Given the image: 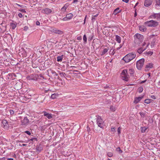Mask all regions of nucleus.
Here are the masks:
<instances>
[{"label": "nucleus", "instance_id": "nucleus-38", "mask_svg": "<svg viewBox=\"0 0 160 160\" xmlns=\"http://www.w3.org/2000/svg\"><path fill=\"white\" fill-rule=\"evenodd\" d=\"M66 9H67V8H66V7H64V6L61 8V10H62V11L63 12H65L66 10Z\"/></svg>", "mask_w": 160, "mask_h": 160}, {"label": "nucleus", "instance_id": "nucleus-32", "mask_svg": "<svg viewBox=\"0 0 160 160\" xmlns=\"http://www.w3.org/2000/svg\"><path fill=\"white\" fill-rule=\"evenodd\" d=\"M153 53V52L152 51H149L146 52V54L148 55H151Z\"/></svg>", "mask_w": 160, "mask_h": 160}, {"label": "nucleus", "instance_id": "nucleus-28", "mask_svg": "<svg viewBox=\"0 0 160 160\" xmlns=\"http://www.w3.org/2000/svg\"><path fill=\"white\" fill-rule=\"evenodd\" d=\"M115 49H113L112 50V49H111L110 50V51L109 52V54L110 55H113L115 53V52L114 51Z\"/></svg>", "mask_w": 160, "mask_h": 160}, {"label": "nucleus", "instance_id": "nucleus-46", "mask_svg": "<svg viewBox=\"0 0 160 160\" xmlns=\"http://www.w3.org/2000/svg\"><path fill=\"white\" fill-rule=\"evenodd\" d=\"M19 10L23 12H26L25 10L23 9H21Z\"/></svg>", "mask_w": 160, "mask_h": 160}, {"label": "nucleus", "instance_id": "nucleus-34", "mask_svg": "<svg viewBox=\"0 0 160 160\" xmlns=\"http://www.w3.org/2000/svg\"><path fill=\"white\" fill-rule=\"evenodd\" d=\"M57 96L56 94L54 93L52 94L51 95V98L53 99H54L56 98Z\"/></svg>", "mask_w": 160, "mask_h": 160}, {"label": "nucleus", "instance_id": "nucleus-6", "mask_svg": "<svg viewBox=\"0 0 160 160\" xmlns=\"http://www.w3.org/2000/svg\"><path fill=\"white\" fill-rule=\"evenodd\" d=\"M97 124L100 128H102L103 126L104 121L101 117L98 116L96 119Z\"/></svg>", "mask_w": 160, "mask_h": 160}, {"label": "nucleus", "instance_id": "nucleus-14", "mask_svg": "<svg viewBox=\"0 0 160 160\" xmlns=\"http://www.w3.org/2000/svg\"><path fill=\"white\" fill-rule=\"evenodd\" d=\"M44 116L46 117L48 119H50L52 118V114L51 113H48L46 112H43Z\"/></svg>", "mask_w": 160, "mask_h": 160}, {"label": "nucleus", "instance_id": "nucleus-35", "mask_svg": "<svg viewBox=\"0 0 160 160\" xmlns=\"http://www.w3.org/2000/svg\"><path fill=\"white\" fill-rule=\"evenodd\" d=\"M117 151H118L119 153H121L122 152V151L121 150L120 147H118L116 149Z\"/></svg>", "mask_w": 160, "mask_h": 160}, {"label": "nucleus", "instance_id": "nucleus-18", "mask_svg": "<svg viewBox=\"0 0 160 160\" xmlns=\"http://www.w3.org/2000/svg\"><path fill=\"white\" fill-rule=\"evenodd\" d=\"M155 2L156 8H159L160 6V0H155Z\"/></svg>", "mask_w": 160, "mask_h": 160}, {"label": "nucleus", "instance_id": "nucleus-29", "mask_svg": "<svg viewBox=\"0 0 160 160\" xmlns=\"http://www.w3.org/2000/svg\"><path fill=\"white\" fill-rule=\"evenodd\" d=\"M154 18H158L160 17V15L158 13L154 14Z\"/></svg>", "mask_w": 160, "mask_h": 160}, {"label": "nucleus", "instance_id": "nucleus-53", "mask_svg": "<svg viewBox=\"0 0 160 160\" xmlns=\"http://www.w3.org/2000/svg\"><path fill=\"white\" fill-rule=\"evenodd\" d=\"M123 2H125L126 3H128L129 2V0H122Z\"/></svg>", "mask_w": 160, "mask_h": 160}, {"label": "nucleus", "instance_id": "nucleus-7", "mask_svg": "<svg viewBox=\"0 0 160 160\" xmlns=\"http://www.w3.org/2000/svg\"><path fill=\"white\" fill-rule=\"evenodd\" d=\"M19 118L21 119V125H22L27 126L30 122L27 117H25L23 119L22 117H20Z\"/></svg>", "mask_w": 160, "mask_h": 160}, {"label": "nucleus", "instance_id": "nucleus-61", "mask_svg": "<svg viewBox=\"0 0 160 160\" xmlns=\"http://www.w3.org/2000/svg\"><path fill=\"white\" fill-rule=\"evenodd\" d=\"M120 47H118V48H116V49L117 50H119L120 49Z\"/></svg>", "mask_w": 160, "mask_h": 160}, {"label": "nucleus", "instance_id": "nucleus-57", "mask_svg": "<svg viewBox=\"0 0 160 160\" xmlns=\"http://www.w3.org/2000/svg\"><path fill=\"white\" fill-rule=\"evenodd\" d=\"M146 80H143V81H142L141 82H140V83H144V82H146Z\"/></svg>", "mask_w": 160, "mask_h": 160}, {"label": "nucleus", "instance_id": "nucleus-8", "mask_svg": "<svg viewBox=\"0 0 160 160\" xmlns=\"http://www.w3.org/2000/svg\"><path fill=\"white\" fill-rule=\"evenodd\" d=\"M51 31L52 33H54L56 34L62 35L63 34V32L60 30H59L56 28H52L51 29Z\"/></svg>", "mask_w": 160, "mask_h": 160}, {"label": "nucleus", "instance_id": "nucleus-37", "mask_svg": "<svg viewBox=\"0 0 160 160\" xmlns=\"http://www.w3.org/2000/svg\"><path fill=\"white\" fill-rule=\"evenodd\" d=\"M9 112H10V115H13L14 113V111L13 110H9Z\"/></svg>", "mask_w": 160, "mask_h": 160}, {"label": "nucleus", "instance_id": "nucleus-41", "mask_svg": "<svg viewBox=\"0 0 160 160\" xmlns=\"http://www.w3.org/2000/svg\"><path fill=\"white\" fill-rule=\"evenodd\" d=\"M25 132L26 133H27V134L29 135H30L31 134L30 132L29 131H25Z\"/></svg>", "mask_w": 160, "mask_h": 160}, {"label": "nucleus", "instance_id": "nucleus-43", "mask_svg": "<svg viewBox=\"0 0 160 160\" xmlns=\"http://www.w3.org/2000/svg\"><path fill=\"white\" fill-rule=\"evenodd\" d=\"M95 20H96V18H95V17H93L92 19V22H93L95 21Z\"/></svg>", "mask_w": 160, "mask_h": 160}, {"label": "nucleus", "instance_id": "nucleus-5", "mask_svg": "<svg viewBox=\"0 0 160 160\" xmlns=\"http://www.w3.org/2000/svg\"><path fill=\"white\" fill-rule=\"evenodd\" d=\"M144 62V59L143 58H141L137 61L136 63L137 68L140 70L142 67Z\"/></svg>", "mask_w": 160, "mask_h": 160}, {"label": "nucleus", "instance_id": "nucleus-45", "mask_svg": "<svg viewBox=\"0 0 160 160\" xmlns=\"http://www.w3.org/2000/svg\"><path fill=\"white\" fill-rule=\"evenodd\" d=\"M154 16H154V14H153L151 15L150 16V18H154Z\"/></svg>", "mask_w": 160, "mask_h": 160}, {"label": "nucleus", "instance_id": "nucleus-11", "mask_svg": "<svg viewBox=\"0 0 160 160\" xmlns=\"http://www.w3.org/2000/svg\"><path fill=\"white\" fill-rule=\"evenodd\" d=\"M149 45V44H147V46L145 48H138L137 51V52L139 53V54H141L145 50H146L147 48V47Z\"/></svg>", "mask_w": 160, "mask_h": 160}, {"label": "nucleus", "instance_id": "nucleus-15", "mask_svg": "<svg viewBox=\"0 0 160 160\" xmlns=\"http://www.w3.org/2000/svg\"><path fill=\"white\" fill-rule=\"evenodd\" d=\"M143 98V97H136L135 98L134 101L133 102L135 104H137Z\"/></svg>", "mask_w": 160, "mask_h": 160}, {"label": "nucleus", "instance_id": "nucleus-24", "mask_svg": "<svg viewBox=\"0 0 160 160\" xmlns=\"http://www.w3.org/2000/svg\"><path fill=\"white\" fill-rule=\"evenodd\" d=\"M11 26L12 29H14L16 27L17 24L15 23H11Z\"/></svg>", "mask_w": 160, "mask_h": 160}, {"label": "nucleus", "instance_id": "nucleus-13", "mask_svg": "<svg viewBox=\"0 0 160 160\" xmlns=\"http://www.w3.org/2000/svg\"><path fill=\"white\" fill-rule=\"evenodd\" d=\"M42 150V145L39 144L37 146L36 150L37 152L39 153Z\"/></svg>", "mask_w": 160, "mask_h": 160}, {"label": "nucleus", "instance_id": "nucleus-55", "mask_svg": "<svg viewBox=\"0 0 160 160\" xmlns=\"http://www.w3.org/2000/svg\"><path fill=\"white\" fill-rule=\"evenodd\" d=\"M87 16L86 15V16H85V18L84 19L83 24H84L85 23V21H86Z\"/></svg>", "mask_w": 160, "mask_h": 160}, {"label": "nucleus", "instance_id": "nucleus-36", "mask_svg": "<svg viewBox=\"0 0 160 160\" xmlns=\"http://www.w3.org/2000/svg\"><path fill=\"white\" fill-rule=\"evenodd\" d=\"M143 90V88L142 87H140L138 89V92L139 93L142 92Z\"/></svg>", "mask_w": 160, "mask_h": 160}, {"label": "nucleus", "instance_id": "nucleus-48", "mask_svg": "<svg viewBox=\"0 0 160 160\" xmlns=\"http://www.w3.org/2000/svg\"><path fill=\"white\" fill-rule=\"evenodd\" d=\"M36 23L37 25L39 26L40 25V23L38 21H37Z\"/></svg>", "mask_w": 160, "mask_h": 160}, {"label": "nucleus", "instance_id": "nucleus-52", "mask_svg": "<svg viewBox=\"0 0 160 160\" xmlns=\"http://www.w3.org/2000/svg\"><path fill=\"white\" fill-rule=\"evenodd\" d=\"M78 0H73L72 3H75L77 2H78Z\"/></svg>", "mask_w": 160, "mask_h": 160}, {"label": "nucleus", "instance_id": "nucleus-21", "mask_svg": "<svg viewBox=\"0 0 160 160\" xmlns=\"http://www.w3.org/2000/svg\"><path fill=\"white\" fill-rule=\"evenodd\" d=\"M152 63H149L146 65L145 68L147 69H150L152 67Z\"/></svg>", "mask_w": 160, "mask_h": 160}, {"label": "nucleus", "instance_id": "nucleus-56", "mask_svg": "<svg viewBox=\"0 0 160 160\" xmlns=\"http://www.w3.org/2000/svg\"><path fill=\"white\" fill-rule=\"evenodd\" d=\"M64 6L65 7H66V8H67L68 6V4H66L64 5Z\"/></svg>", "mask_w": 160, "mask_h": 160}, {"label": "nucleus", "instance_id": "nucleus-63", "mask_svg": "<svg viewBox=\"0 0 160 160\" xmlns=\"http://www.w3.org/2000/svg\"><path fill=\"white\" fill-rule=\"evenodd\" d=\"M122 47V45L121 44L119 45V47L121 48Z\"/></svg>", "mask_w": 160, "mask_h": 160}, {"label": "nucleus", "instance_id": "nucleus-16", "mask_svg": "<svg viewBox=\"0 0 160 160\" xmlns=\"http://www.w3.org/2000/svg\"><path fill=\"white\" fill-rule=\"evenodd\" d=\"M2 123L4 126V128H7L8 127V123L6 120H3L2 122Z\"/></svg>", "mask_w": 160, "mask_h": 160}, {"label": "nucleus", "instance_id": "nucleus-58", "mask_svg": "<svg viewBox=\"0 0 160 160\" xmlns=\"http://www.w3.org/2000/svg\"><path fill=\"white\" fill-rule=\"evenodd\" d=\"M7 159L8 160H13V158H7Z\"/></svg>", "mask_w": 160, "mask_h": 160}, {"label": "nucleus", "instance_id": "nucleus-30", "mask_svg": "<svg viewBox=\"0 0 160 160\" xmlns=\"http://www.w3.org/2000/svg\"><path fill=\"white\" fill-rule=\"evenodd\" d=\"M134 71L132 69H129L128 72L131 75H133V73Z\"/></svg>", "mask_w": 160, "mask_h": 160}, {"label": "nucleus", "instance_id": "nucleus-60", "mask_svg": "<svg viewBox=\"0 0 160 160\" xmlns=\"http://www.w3.org/2000/svg\"><path fill=\"white\" fill-rule=\"evenodd\" d=\"M158 85L160 86V81H159L158 83Z\"/></svg>", "mask_w": 160, "mask_h": 160}, {"label": "nucleus", "instance_id": "nucleus-22", "mask_svg": "<svg viewBox=\"0 0 160 160\" xmlns=\"http://www.w3.org/2000/svg\"><path fill=\"white\" fill-rule=\"evenodd\" d=\"M148 128L146 127H141V132L142 133H144L147 130Z\"/></svg>", "mask_w": 160, "mask_h": 160}, {"label": "nucleus", "instance_id": "nucleus-25", "mask_svg": "<svg viewBox=\"0 0 160 160\" xmlns=\"http://www.w3.org/2000/svg\"><path fill=\"white\" fill-rule=\"evenodd\" d=\"M120 11L119 10V8H117L114 11V13L116 14L117 13L120 12Z\"/></svg>", "mask_w": 160, "mask_h": 160}, {"label": "nucleus", "instance_id": "nucleus-20", "mask_svg": "<svg viewBox=\"0 0 160 160\" xmlns=\"http://www.w3.org/2000/svg\"><path fill=\"white\" fill-rule=\"evenodd\" d=\"M108 50V49L107 48H104L101 54V55L102 56V55H104V54H106V53L107 52Z\"/></svg>", "mask_w": 160, "mask_h": 160}, {"label": "nucleus", "instance_id": "nucleus-40", "mask_svg": "<svg viewBox=\"0 0 160 160\" xmlns=\"http://www.w3.org/2000/svg\"><path fill=\"white\" fill-rule=\"evenodd\" d=\"M28 26H25L23 28V30L26 31L28 30Z\"/></svg>", "mask_w": 160, "mask_h": 160}, {"label": "nucleus", "instance_id": "nucleus-31", "mask_svg": "<svg viewBox=\"0 0 160 160\" xmlns=\"http://www.w3.org/2000/svg\"><path fill=\"white\" fill-rule=\"evenodd\" d=\"M110 109L113 112L115 111L116 109L115 107L114 106H111L110 107Z\"/></svg>", "mask_w": 160, "mask_h": 160}, {"label": "nucleus", "instance_id": "nucleus-17", "mask_svg": "<svg viewBox=\"0 0 160 160\" xmlns=\"http://www.w3.org/2000/svg\"><path fill=\"white\" fill-rule=\"evenodd\" d=\"M115 39L117 42L119 43H120L121 42V38L118 35H116L115 36Z\"/></svg>", "mask_w": 160, "mask_h": 160}, {"label": "nucleus", "instance_id": "nucleus-44", "mask_svg": "<svg viewBox=\"0 0 160 160\" xmlns=\"http://www.w3.org/2000/svg\"><path fill=\"white\" fill-rule=\"evenodd\" d=\"M32 66L33 68H37V66H36V64L34 63H32Z\"/></svg>", "mask_w": 160, "mask_h": 160}, {"label": "nucleus", "instance_id": "nucleus-51", "mask_svg": "<svg viewBox=\"0 0 160 160\" xmlns=\"http://www.w3.org/2000/svg\"><path fill=\"white\" fill-rule=\"evenodd\" d=\"M77 39L78 40H80L82 39V38L81 37H77Z\"/></svg>", "mask_w": 160, "mask_h": 160}, {"label": "nucleus", "instance_id": "nucleus-64", "mask_svg": "<svg viewBox=\"0 0 160 160\" xmlns=\"http://www.w3.org/2000/svg\"><path fill=\"white\" fill-rule=\"evenodd\" d=\"M122 47V45L121 44L119 45V47L121 48Z\"/></svg>", "mask_w": 160, "mask_h": 160}, {"label": "nucleus", "instance_id": "nucleus-26", "mask_svg": "<svg viewBox=\"0 0 160 160\" xmlns=\"http://www.w3.org/2000/svg\"><path fill=\"white\" fill-rule=\"evenodd\" d=\"M152 100L151 99H146L145 100V103L149 104L152 101Z\"/></svg>", "mask_w": 160, "mask_h": 160}, {"label": "nucleus", "instance_id": "nucleus-9", "mask_svg": "<svg viewBox=\"0 0 160 160\" xmlns=\"http://www.w3.org/2000/svg\"><path fill=\"white\" fill-rule=\"evenodd\" d=\"M73 17V15L71 13L67 14L66 17L63 18L62 20L64 21H68L71 19Z\"/></svg>", "mask_w": 160, "mask_h": 160}, {"label": "nucleus", "instance_id": "nucleus-2", "mask_svg": "<svg viewBox=\"0 0 160 160\" xmlns=\"http://www.w3.org/2000/svg\"><path fill=\"white\" fill-rule=\"evenodd\" d=\"M135 43L137 44H139L143 41V35L139 33H136L134 36Z\"/></svg>", "mask_w": 160, "mask_h": 160}, {"label": "nucleus", "instance_id": "nucleus-10", "mask_svg": "<svg viewBox=\"0 0 160 160\" xmlns=\"http://www.w3.org/2000/svg\"><path fill=\"white\" fill-rule=\"evenodd\" d=\"M42 13L46 14H49L52 12L51 10L48 8H46L42 11Z\"/></svg>", "mask_w": 160, "mask_h": 160}, {"label": "nucleus", "instance_id": "nucleus-47", "mask_svg": "<svg viewBox=\"0 0 160 160\" xmlns=\"http://www.w3.org/2000/svg\"><path fill=\"white\" fill-rule=\"evenodd\" d=\"M33 140H37V138H33L31 139L30 140L32 141H33Z\"/></svg>", "mask_w": 160, "mask_h": 160}, {"label": "nucleus", "instance_id": "nucleus-19", "mask_svg": "<svg viewBox=\"0 0 160 160\" xmlns=\"http://www.w3.org/2000/svg\"><path fill=\"white\" fill-rule=\"evenodd\" d=\"M63 58V55L58 56L57 57V61L58 62H62V60Z\"/></svg>", "mask_w": 160, "mask_h": 160}, {"label": "nucleus", "instance_id": "nucleus-39", "mask_svg": "<svg viewBox=\"0 0 160 160\" xmlns=\"http://www.w3.org/2000/svg\"><path fill=\"white\" fill-rule=\"evenodd\" d=\"M120 131H121V128L120 127H119L118 128V134H120V133H121Z\"/></svg>", "mask_w": 160, "mask_h": 160}, {"label": "nucleus", "instance_id": "nucleus-4", "mask_svg": "<svg viewBox=\"0 0 160 160\" xmlns=\"http://www.w3.org/2000/svg\"><path fill=\"white\" fill-rule=\"evenodd\" d=\"M121 76L123 80L126 81H128V70L127 69L123 70L121 73Z\"/></svg>", "mask_w": 160, "mask_h": 160}, {"label": "nucleus", "instance_id": "nucleus-1", "mask_svg": "<svg viewBox=\"0 0 160 160\" xmlns=\"http://www.w3.org/2000/svg\"><path fill=\"white\" fill-rule=\"evenodd\" d=\"M136 57V54L133 53H130L125 56L122 59L125 62L128 63L133 60Z\"/></svg>", "mask_w": 160, "mask_h": 160}, {"label": "nucleus", "instance_id": "nucleus-23", "mask_svg": "<svg viewBox=\"0 0 160 160\" xmlns=\"http://www.w3.org/2000/svg\"><path fill=\"white\" fill-rule=\"evenodd\" d=\"M139 30L142 32H144L146 30V28L143 26H141L139 27Z\"/></svg>", "mask_w": 160, "mask_h": 160}, {"label": "nucleus", "instance_id": "nucleus-42", "mask_svg": "<svg viewBox=\"0 0 160 160\" xmlns=\"http://www.w3.org/2000/svg\"><path fill=\"white\" fill-rule=\"evenodd\" d=\"M18 16L20 18H22V17L23 16H22V14L21 13H19L18 14Z\"/></svg>", "mask_w": 160, "mask_h": 160}, {"label": "nucleus", "instance_id": "nucleus-12", "mask_svg": "<svg viewBox=\"0 0 160 160\" xmlns=\"http://www.w3.org/2000/svg\"><path fill=\"white\" fill-rule=\"evenodd\" d=\"M153 0H145L144 5L146 7H148L150 6L152 4Z\"/></svg>", "mask_w": 160, "mask_h": 160}, {"label": "nucleus", "instance_id": "nucleus-49", "mask_svg": "<svg viewBox=\"0 0 160 160\" xmlns=\"http://www.w3.org/2000/svg\"><path fill=\"white\" fill-rule=\"evenodd\" d=\"M151 97L152 98H153V99H156V97H155L154 96V95H152L151 96Z\"/></svg>", "mask_w": 160, "mask_h": 160}, {"label": "nucleus", "instance_id": "nucleus-54", "mask_svg": "<svg viewBox=\"0 0 160 160\" xmlns=\"http://www.w3.org/2000/svg\"><path fill=\"white\" fill-rule=\"evenodd\" d=\"M146 45V43L145 42H143L142 44V46L144 47Z\"/></svg>", "mask_w": 160, "mask_h": 160}, {"label": "nucleus", "instance_id": "nucleus-3", "mask_svg": "<svg viewBox=\"0 0 160 160\" xmlns=\"http://www.w3.org/2000/svg\"><path fill=\"white\" fill-rule=\"evenodd\" d=\"M145 24L149 27H156L158 25V23L157 22L151 20L146 22Z\"/></svg>", "mask_w": 160, "mask_h": 160}, {"label": "nucleus", "instance_id": "nucleus-33", "mask_svg": "<svg viewBox=\"0 0 160 160\" xmlns=\"http://www.w3.org/2000/svg\"><path fill=\"white\" fill-rule=\"evenodd\" d=\"M83 40L84 41L85 43H86L87 42V38L86 37V35L84 34L83 37Z\"/></svg>", "mask_w": 160, "mask_h": 160}, {"label": "nucleus", "instance_id": "nucleus-50", "mask_svg": "<svg viewBox=\"0 0 160 160\" xmlns=\"http://www.w3.org/2000/svg\"><path fill=\"white\" fill-rule=\"evenodd\" d=\"M111 131L112 132H114L115 131V129L114 128H111Z\"/></svg>", "mask_w": 160, "mask_h": 160}, {"label": "nucleus", "instance_id": "nucleus-62", "mask_svg": "<svg viewBox=\"0 0 160 160\" xmlns=\"http://www.w3.org/2000/svg\"><path fill=\"white\" fill-rule=\"evenodd\" d=\"M137 13H136V12H135V13H134V17H136V16H137Z\"/></svg>", "mask_w": 160, "mask_h": 160}, {"label": "nucleus", "instance_id": "nucleus-59", "mask_svg": "<svg viewBox=\"0 0 160 160\" xmlns=\"http://www.w3.org/2000/svg\"><path fill=\"white\" fill-rule=\"evenodd\" d=\"M76 67L75 66H71L70 67V68H72V69L73 68H76Z\"/></svg>", "mask_w": 160, "mask_h": 160}, {"label": "nucleus", "instance_id": "nucleus-27", "mask_svg": "<svg viewBox=\"0 0 160 160\" xmlns=\"http://www.w3.org/2000/svg\"><path fill=\"white\" fill-rule=\"evenodd\" d=\"M51 72L54 76H58V74L54 70H51Z\"/></svg>", "mask_w": 160, "mask_h": 160}]
</instances>
